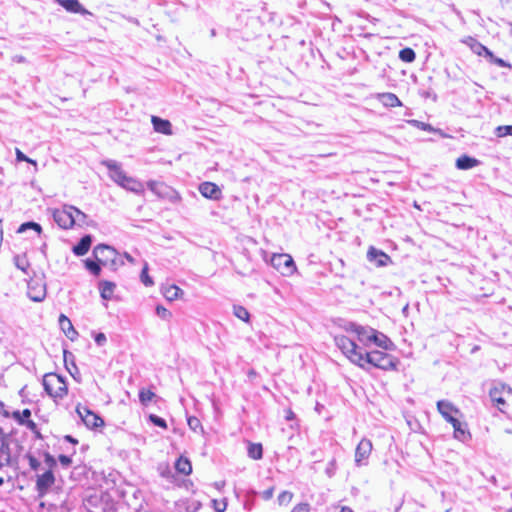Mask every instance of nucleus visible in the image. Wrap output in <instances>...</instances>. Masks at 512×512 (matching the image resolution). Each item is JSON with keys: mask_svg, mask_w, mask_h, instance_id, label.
<instances>
[{"mask_svg": "<svg viewBox=\"0 0 512 512\" xmlns=\"http://www.w3.org/2000/svg\"><path fill=\"white\" fill-rule=\"evenodd\" d=\"M54 483L55 476L53 471L47 470L42 474H38L36 479V490L39 496H44L45 494H47V492L54 485Z\"/></svg>", "mask_w": 512, "mask_h": 512, "instance_id": "9d476101", "label": "nucleus"}, {"mask_svg": "<svg viewBox=\"0 0 512 512\" xmlns=\"http://www.w3.org/2000/svg\"><path fill=\"white\" fill-rule=\"evenodd\" d=\"M248 456L254 460H260L263 457V447L260 443H249Z\"/></svg>", "mask_w": 512, "mask_h": 512, "instance_id": "a878e982", "label": "nucleus"}, {"mask_svg": "<svg viewBox=\"0 0 512 512\" xmlns=\"http://www.w3.org/2000/svg\"><path fill=\"white\" fill-rule=\"evenodd\" d=\"M274 494V487H269L265 491L262 492L261 496L264 500H270Z\"/></svg>", "mask_w": 512, "mask_h": 512, "instance_id": "603ef678", "label": "nucleus"}, {"mask_svg": "<svg viewBox=\"0 0 512 512\" xmlns=\"http://www.w3.org/2000/svg\"><path fill=\"white\" fill-rule=\"evenodd\" d=\"M310 506L307 503H300L296 505L291 512H309Z\"/></svg>", "mask_w": 512, "mask_h": 512, "instance_id": "09e8293b", "label": "nucleus"}, {"mask_svg": "<svg viewBox=\"0 0 512 512\" xmlns=\"http://www.w3.org/2000/svg\"><path fill=\"white\" fill-rule=\"evenodd\" d=\"M377 99L385 107L393 108V107L402 106V102L394 93H390V92L379 93V94H377Z\"/></svg>", "mask_w": 512, "mask_h": 512, "instance_id": "412c9836", "label": "nucleus"}, {"mask_svg": "<svg viewBox=\"0 0 512 512\" xmlns=\"http://www.w3.org/2000/svg\"><path fill=\"white\" fill-rule=\"evenodd\" d=\"M12 417L18 422V424L24 425L25 422L31 417V411L28 408L22 411L16 410L12 413Z\"/></svg>", "mask_w": 512, "mask_h": 512, "instance_id": "c756f323", "label": "nucleus"}, {"mask_svg": "<svg viewBox=\"0 0 512 512\" xmlns=\"http://www.w3.org/2000/svg\"><path fill=\"white\" fill-rule=\"evenodd\" d=\"M33 434H34L35 439H39V440L43 439V436H42L41 432L39 431V429H37L36 432H33Z\"/></svg>", "mask_w": 512, "mask_h": 512, "instance_id": "680f3d73", "label": "nucleus"}, {"mask_svg": "<svg viewBox=\"0 0 512 512\" xmlns=\"http://www.w3.org/2000/svg\"><path fill=\"white\" fill-rule=\"evenodd\" d=\"M479 164V160L468 155H462L456 160V167L459 170H468L476 167Z\"/></svg>", "mask_w": 512, "mask_h": 512, "instance_id": "5701e85b", "label": "nucleus"}, {"mask_svg": "<svg viewBox=\"0 0 512 512\" xmlns=\"http://www.w3.org/2000/svg\"><path fill=\"white\" fill-rule=\"evenodd\" d=\"M217 512H224L226 510V503H223V506H218L215 508Z\"/></svg>", "mask_w": 512, "mask_h": 512, "instance_id": "69168bd1", "label": "nucleus"}, {"mask_svg": "<svg viewBox=\"0 0 512 512\" xmlns=\"http://www.w3.org/2000/svg\"><path fill=\"white\" fill-rule=\"evenodd\" d=\"M118 255V252L112 246L106 244H98L93 249L94 258L101 263L102 266L107 265L111 257Z\"/></svg>", "mask_w": 512, "mask_h": 512, "instance_id": "1a4fd4ad", "label": "nucleus"}, {"mask_svg": "<svg viewBox=\"0 0 512 512\" xmlns=\"http://www.w3.org/2000/svg\"><path fill=\"white\" fill-rule=\"evenodd\" d=\"M437 409L443 418L451 425H455L454 422L458 423V419L454 416V414H458L459 409L456 408L450 401L439 400L437 402Z\"/></svg>", "mask_w": 512, "mask_h": 512, "instance_id": "f8f14e48", "label": "nucleus"}, {"mask_svg": "<svg viewBox=\"0 0 512 512\" xmlns=\"http://www.w3.org/2000/svg\"><path fill=\"white\" fill-rule=\"evenodd\" d=\"M455 425H452L453 428H454V432L457 431L458 429H461L462 428V423L458 420V423L454 422Z\"/></svg>", "mask_w": 512, "mask_h": 512, "instance_id": "e2e57ef3", "label": "nucleus"}, {"mask_svg": "<svg viewBox=\"0 0 512 512\" xmlns=\"http://www.w3.org/2000/svg\"><path fill=\"white\" fill-rule=\"evenodd\" d=\"M151 122L153 124V128L156 132L162 133L165 135H171L172 134V125L170 121L166 119H162L157 116H152Z\"/></svg>", "mask_w": 512, "mask_h": 512, "instance_id": "6ab92c4d", "label": "nucleus"}, {"mask_svg": "<svg viewBox=\"0 0 512 512\" xmlns=\"http://www.w3.org/2000/svg\"><path fill=\"white\" fill-rule=\"evenodd\" d=\"M182 293L183 291L176 285H170L169 287H166L163 291L164 297L169 301L177 299Z\"/></svg>", "mask_w": 512, "mask_h": 512, "instance_id": "bb28decb", "label": "nucleus"}, {"mask_svg": "<svg viewBox=\"0 0 512 512\" xmlns=\"http://www.w3.org/2000/svg\"><path fill=\"white\" fill-rule=\"evenodd\" d=\"M492 64H495V65H497L499 67H506V68H509V69L512 68L510 63H508L507 61H505L504 59L499 58V57H496L495 59H493V63Z\"/></svg>", "mask_w": 512, "mask_h": 512, "instance_id": "8fccbe9b", "label": "nucleus"}, {"mask_svg": "<svg viewBox=\"0 0 512 512\" xmlns=\"http://www.w3.org/2000/svg\"><path fill=\"white\" fill-rule=\"evenodd\" d=\"M199 192L207 199L219 200L222 197V191L218 185L212 182H203L199 185Z\"/></svg>", "mask_w": 512, "mask_h": 512, "instance_id": "2eb2a0df", "label": "nucleus"}, {"mask_svg": "<svg viewBox=\"0 0 512 512\" xmlns=\"http://www.w3.org/2000/svg\"><path fill=\"white\" fill-rule=\"evenodd\" d=\"M102 165L108 169L110 179L122 188L137 194L143 192L144 188L142 183L133 177L127 176L123 171L121 164L117 161L111 159L103 160Z\"/></svg>", "mask_w": 512, "mask_h": 512, "instance_id": "f03ea898", "label": "nucleus"}, {"mask_svg": "<svg viewBox=\"0 0 512 512\" xmlns=\"http://www.w3.org/2000/svg\"><path fill=\"white\" fill-rule=\"evenodd\" d=\"M25 458L28 460L29 466L33 471H37L40 468L39 460L32 453H26Z\"/></svg>", "mask_w": 512, "mask_h": 512, "instance_id": "58836bf2", "label": "nucleus"}, {"mask_svg": "<svg viewBox=\"0 0 512 512\" xmlns=\"http://www.w3.org/2000/svg\"><path fill=\"white\" fill-rule=\"evenodd\" d=\"M64 440L69 442V443H72L74 445H76L78 443V440L76 438H74L73 436H71V435H66L64 437Z\"/></svg>", "mask_w": 512, "mask_h": 512, "instance_id": "13d9d810", "label": "nucleus"}, {"mask_svg": "<svg viewBox=\"0 0 512 512\" xmlns=\"http://www.w3.org/2000/svg\"><path fill=\"white\" fill-rule=\"evenodd\" d=\"M155 394L148 389H141L139 391V400L143 405H146L148 402H150Z\"/></svg>", "mask_w": 512, "mask_h": 512, "instance_id": "e433bc0d", "label": "nucleus"}, {"mask_svg": "<svg viewBox=\"0 0 512 512\" xmlns=\"http://www.w3.org/2000/svg\"><path fill=\"white\" fill-rule=\"evenodd\" d=\"M371 344H374L384 350H390L394 347V344L389 337L374 328L373 333L371 334Z\"/></svg>", "mask_w": 512, "mask_h": 512, "instance_id": "f3484780", "label": "nucleus"}, {"mask_svg": "<svg viewBox=\"0 0 512 512\" xmlns=\"http://www.w3.org/2000/svg\"><path fill=\"white\" fill-rule=\"evenodd\" d=\"M271 265L283 276H290L296 270L293 258L288 254H274L271 258Z\"/></svg>", "mask_w": 512, "mask_h": 512, "instance_id": "20e7f679", "label": "nucleus"}, {"mask_svg": "<svg viewBox=\"0 0 512 512\" xmlns=\"http://www.w3.org/2000/svg\"><path fill=\"white\" fill-rule=\"evenodd\" d=\"M505 392H507L508 394H512V389L504 383L496 384L489 391V396H490L492 402H494L498 405V409L501 412H503L502 406H505V404H506V401L503 397V394Z\"/></svg>", "mask_w": 512, "mask_h": 512, "instance_id": "9b49d317", "label": "nucleus"}, {"mask_svg": "<svg viewBox=\"0 0 512 512\" xmlns=\"http://www.w3.org/2000/svg\"><path fill=\"white\" fill-rule=\"evenodd\" d=\"M28 229L34 230L38 235H40L42 233L41 225L36 223V222H34V221H29V222L22 223L19 226L17 232L18 233H23V232H25Z\"/></svg>", "mask_w": 512, "mask_h": 512, "instance_id": "2f4dec72", "label": "nucleus"}, {"mask_svg": "<svg viewBox=\"0 0 512 512\" xmlns=\"http://www.w3.org/2000/svg\"><path fill=\"white\" fill-rule=\"evenodd\" d=\"M24 425H25V426H26V427H27V428H28L32 433H33V432H36V430L38 429L37 424H36L34 421L30 420V419H28V420L25 422V424H24Z\"/></svg>", "mask_w": 512, "mask_h": 512, "instance_id": "864d4df0", "label": "nucleus"}, {"mask_svg": "<svg viewBox=\"0 0 512 512\" xmlns=\"http://www.w3.org/2000/svg\"><path fill=\"white\" fill-rule=\"evenodd\" d=\"M14 264H15V266L19 270H21L24 273L28 274L27 270H28L30 265H29V262H28V260L26 259L25 256L16 255L14 257Z\"/></svg>", "mask_w": 512, "mask_h": 512, "instance_id": "f704fd0d", "label": "nucleus"}, {"mask_svg": "<svg viewBox=\"0 0 512 512\" xmlns=\"http://www.w3.org/2000/svg\"><path fill=\"white\" fill-rule=\"evenodd\" d=\"M399 59L405 63H412L416 59V53L410 47L403 48L399 51Z\"/></svg>", "mask_w": 512, "mask_h": 512, "instance_id": "cd10ccee", "label": "nucleus"}, {"mask_svg": "<svg viewBox=\"0 0 512 512\" xmlns=\"http://www.w3.org/2000/svg\"><path fill=\"white\" fill-rule=\"evenodd\" d=\"M465 435H466V432L463 428L458 429L457 431L454 432V437L459 440L464 439Z\"/></svg>", "mask_w": 512, "mask_h": 512, "instance_id": "6e6d98bb", "label": "nucleus"}, {"mask_svg": "<svg viewBox=\"0 0 512 512\" xmlns=\"http://www.w3.org/2000/svg\"><path fill=\"white\" fill-rule=\"evenodd\" d=\"M293 494L289 491H283L278 495V503L280 505L288 504L292 500Z\"/></svg>", "mask_w": 512, "mask_h": 512, "instance_id": "79ce46f5", "label": "nucleus"}, {"mask_svg": "<svg viewBox=\"0 0 512 512\" xmlns=\"http://www.w3.org/2000/svg\"><path fill=\"white\" fill-rule=\"evenodd\" d=\"M16 159L17 161L19 162H29V163H33L34 165H36V161L28 158L21 150H19L18 148H16Z\"/></svg>", "mask_w": 512, "mask_h": 512, "instance_id": "a18cd8bd", "label": "nucleus"}, {"mask_svg": "<svg viewBox=\"0 0 512 512\" xmlns=\"http://www.w3.org/2000/svg\"><path fill=\"white\" fill-rule=\"evenodd\" d=\"M510 133L509 131V125H505V126H498L496 128V135L498 137H505V136H508Z\"/></svg>", "mask_w": 512, "mask_h": 512, "instance_id": "49530a36", "label": "nucleus"}, {"mask_svg": "<svg viewBox=\"0 0 512 512\" xmlns=\"http://www.w3.org/2000/svg\"><path fill=\"white\" fill-rule=\"evenodd\" d=\"M372 451V442L363 438L357 445L355 450V464L360 467L367 464V459L369 458Z\"/></svg>", "mask_w": 512, "mask_h": 512, "instance_id": "6e6552de", "label": "nucleus"}, {"mask_svg": "<svg viewBox=\"0 0 512 512\" xmlns=\"http://www.w3.org/2000/svg\"><path fill=\"white\" fill-rule=\"evenodd\" d=\"M72 205H64L62 209H57L53 213L54 221L57 225L63 229L72 228L75 225V219L73 218L72 211L70 208Z\"/></svg>", "mask_w": 512, "mask_h": 512, "instance_id": "423d86ee", "label": "nucleus"}, {"mask_svg": "<svg viewBox=\"0 0 512 512\" xmlns=\"http://www.w3.org/2000/svg\"><path fill=\"white\" fill-rule=\"evenodd\" d=\"M367 259L377 267H385L392 262L389 255L373 246H371L367 251Z\"/></svg>", "mask_w": 512, "mask_h": 512, "instance_id": "4468645a", "label": "nucleus"}, {"mask_svg": "<svg viewBox=\"0 0 512 512\" xmlns=\"http://www.w3.org/2000/svg\"><path fill=\"white\" fill-rule=\"evenodd\" d=\"M70 211H72L73 218L75 219V224L81 226L87 223L88 216L82 212L77 207L73 206L70 208Z\"/></svg>", "mask_w": 512, "mask_h": 512, "instance_id": "7c9ffc66", "label": "nucleus"}, {"mask_svg": "<svg viewBox=\"0 0 512 512\" xmlns=\"http://www.w3.org/2000/svg\"><path fill=\"white\" fill-rule=\"evenodd\" d=\"M59 326H60L61 330L64 332V334L66 335V337L69 338L70 340L73 341L78 336V332L73 327L72 322L64 314H61L59 316Z\"/></svg>", "mask_w": 512, "mask_h": 512, "instance_id": "a211bd4d", "label": "nucleus"}, {"mask_svg": "<svg viewBox=\"0 0 512 512\" xmlns=\"http://www.w3.org/2000/svg\"><path fill=\"white\" fill-rule=\"evenodd\" d=\"M233 314L242 321L248 322L250 318V314L248 310L241 305L233 306Z\"/></svg>", "mask_w": 512, "mask_h": 512, "instance_id": "473e14b6", "label": "nucleus"}, {"mask_svg": "<svg viewBox=\"0 0 512 512\" xmlns=\"http://www.w3.org/2000/svg\"><path fill=\"white\" fill-rule=\"evenodd\" d=\"M339 512H353V510L350 507L343 506Z\"/></svg>", "mask_w": 512, "mask_h": 512, "instance_id": "338daca9", "label": "nucleus"}, {"mask_svg": "<svg viewBox=\"0 0 512 512\" xmlns=\"http://www.w3.org/2000/svg\"><path fill=\"white\" fill-rule=\"evenodd\" d=\"M187 423L191 430L196 432L198 429H200L203 432L201 421L197 417L189 416L187 418Z\"/></svg>", "mask_w": 512, "mask_h": 512, "instance_id": "4c0bfd02", "label": "nucleus"}, {"mask_svg": "<svg viewBox=\"0 0 512 512\" xmlns=\"http://www.w3.org/2000/svg\"><path fill=\"white\" fill-rule=\"evenodd\" d=\"M123 255H124L125 259H126L129 263H131V264H135V262H136V261H135V259H134V258H133V257H132L128 252H124V254H123Z\"/></svg>", "mask_w": 512, "mask_h": 512, "instance_id": "052dcab7", "label": "nucleus"}, {"mask_svg": "<svg viewBox=\"0 0 512 512\" xmlns=\"http://www.w3.org/2000/svg\"><path fill=\"white\" fill-rule=\"evenodd\" d=\"M200 504L194 505L193 507L187 508L188 512H196V510L199 508Z\"/></svg>", "mask_w": 512, "mask_h": 512, "instance_id": "0e129e2a", "label": "nucleus"}, {"mask_svg": "<svg viewBox=\"0 0 512 512\" xmlns=\"http://www.w3.org/2000/svg\"><path fill=\"white\" fill-rule=\"evenodd\" d=\"M175 469L183 475H189L192 472V465L188 458L180 457L175 462Z\"/></svg>", "mask_w": 512, "mask_h": 512, "instance_id": "393cba45", "label": "nucleus"}, {"mask_svg": "<svg viewBox=\"0 0 512 512\" xmlns=\"http://www.w3.org/2000/svg\"><path fill=\"white\" fill-rule=\"evenodd\" d=\"M463 42L478 56H484L485 52H487L488 48L473 37H467Z\"/></svg>", "mask_w": 512, "mask_h": 512, "instance_id": "b1692460", "label": "nucleus"}, {"mask_svg": "<svg viewBox=\"0 0 512 512\" xmlns=\"http://www.w3.org/2000/svg\"><path fill=\"white\" fill-rule=\"evenodd\" d=\"M38 455L43 456L44 463L48 470L53 471V469L57 466L56 459L48 451L38 452Z\"/></svg>", "mask_w": 512, "mask_h": 512, "instance_id": "72a5a7b5", "label": "nucleus"}, {"mask_svg": "<svg viewBox=\"0 0 512 512\" xmlns=\"http://www.w3.org/2000/svg\"><path fill=\"white\" fill-rule=\"evenodd\" d=\"M61 7L67 12L80 14V15H91V13L83 7L78 0H55Z\"/></svg>", "mask_w": 512, "mask_h": 512, "instance_id": "dca6fc26", "label": "nucleus"}, {"mask_svg": "<svg viewBox=\"0 0 512 512\" xmlns=\"http://www.w3.org/2000/svg\"><path fill=\"white\" fill-rule=\"evenodd\" d=\"M42 384L47 394L53 398H63L68 392L64 377L56 373L44 375Z\"/></svg>", "mask_w": 512, "mask_h": 512, "instance_id": "7ed1b4c3", "label": "nucleus"}, {"mask_svg": "<svg viewBox=\"0 0 512 512\" xmlns=\"http://www.w3.org/2000/svg\"><path fill=\"white\" fill-rule=\"evenodd\" d=\"M85 268L94 276H99L101 273V263H99L96 259H86L84 261Z\"/></svg>", "mask_w": 512, "mask_h": 512, "instance_id": "c85d7f7f", "label": "nucleus"}, {"mask_svg": "<svg viewBox=\"0 0 512 512\" xmlns=\"http://www.w3.org/2000/svg\"><path fill=\"white\" fill-rule=\"evenodd\" d=\"M411 123H413L415 126L421 128L422 130H425V131L431 129L429 124H426V123H423V122H420L417 120H412Z\"/></svg>", "mask_w": 512, "mask_h": 512, "instance_id": "5fc2aeb1", "label": "nucleus"}, {"mask_svg": "<svg viewBox=\"0 0 512 512\" xmlns=\"http://www.w3.org/2000/svg\"><path fill=\"white\" fill-rule=\"evenodd\" d=\"M483 57H485L490 63H493V59L496 58L493 52L489 49H487V52H485Z\"/></svg>", "mask_w": 512, "mask_h": 512, "instance_id": "4d7b16f0", "label": "nucleus"}, {"mask_svg": "<svg viewBox=\"0 0 512 512\" xmlns=\"http://www.w3.org/2000/svg\"><path fill=\"white\" fill-rule=\"evenodd\" d=\"M76 411L87 428L95 429L104 426V420L85 406H77Z\"/></svg>", "mask_w": 512, "mask_h": 512, "instance_id": "39448f33", "label": "nucleus"}, {"mask_svg": "<svg viewBox=\"0 0 512 512\" xmlns=\"http://www.w3.org/2000/svg\"><path fill=\"white\" fill-rule=\"evenodd\" d=\"M94 341L98 346H103L107 341L106 335L102 332H99L95 334Z\"/></svg>", "mask_w": 512, "mask_h": 512, "instance_id": "de8ad7c7", "label": "nucleus"}, {"mask_svg": "<svg viewBox=\"0 0 512 512\" xmlns=\"http://www.w3.org/2000/svg\"><path fill=\"white\" fill-rule=\"evenodd\" d=\"M408 310H409V304H406L403 309H402V313L407 316L408 314Z\"/></svg>", "mask_w": 512, "mask_h": 512, "instance_id": "774afa93", "label": "nucleus"}, {"mask_svg": "<svg viewBox=\"0 0 512 512\" xmlns=\"http://www.w3.org/2000/svg\"><path fill=\"white\" fill-rule=\"evenodd\" d=\"M140 279H141V282L146 286V287H150L154 284V281L152 280V278L149 276L148 274V264L145 263L144 264V267L141 271V274H140Z\"/></svg>", "mask_w": 512, "mask_h": 512, "instance_id": "c9c22d12", "label": "nucleus"}, {"mask_svg": "<svg viewBox=\"0 0 512 512\" xmlns=\"http://www.w3.org/2000/svg\"><path fill=\"white\" fill-rule=\"evenodd\" d=\"M92 244V236L91 235H84L79 242L73 246L72 251L76 256H83L85 255Z\"/></svg>", "mask_w": 512, "mask_h": 512, "instance_id": "aec40b11", "label": "nucleus"}, {"mask_svg": "<svg viewBox=\"0 0 512 512\" xmlns=\"http://www.w3.org/2000/svg\"><path fill=\"white\" fill-rule=\"evenodd\" d=\"M336 470H337V464H336V459L333 458L331 459L328 464H327V467L325 469V473L326 475L331 478L335 475L336 473Z\"/></svg>", "mask_w": 512, "mask_h": 512, "instance_id": "37998d69", "label": "nucleus"}, {"mask_svg": "<svg viewBox=\"0 0 512 512\" xmlns=\"http://www.w3.org/2000/svg\"><path fill=\"white\" fill-rule=\"evenodd\" d=\"M285 418L286 420H293L295 418L294 412L291 409L287 410Z\"/></svg>", "mask_w": 512, "mask_h": 512, "instance_id": "bf43d9fd", "label": "nucleus"}, {"mask_svg": "<svg viewBox=\"0 0 512 512\" xmlns=\"http://www.w3.org/2000/svg\"><path fill=\"white\" fill-rule=\"evenodd\" d=\"M122 265H124V262L118 259V255H115V257H111V260H109L105 267H109L111 270L115 271L119 266Z\"/></svg>", "mask_w": 512, "mask_h": 512, "instance_id": "c03bdc74", "label": "nucleus"}, {"mask_svg": "<svg viewBox=\"0 0 512 512\" xmlns=\"http://www.w3.org/2000/svg\"><path fill=\"white\" fill-rule=\"evenodd\" d=\"M116 284L111 281L102 280L99 282L100 295L104 300H111L114 294Z\"/></svg>", "mask_w": 512, "mask_h": 512, "instance_id": "4be33fe9", "label": "nucleus"}, {"mask_svg": "<svg viewBox=\"0 0 512 512\" xmlns=\"http://www.w3.org/2000/svg\"><path fill=\"white\" fill-rule=\"evenodd\" d=\"M58 460H59V462L61 463V465H62V466H64V467H68V466H70V465H71V463H72V459H71V457H70V456H67V455H60V456L58 457Z\"/></svg>", "mask_w": 512, "mask_h": 512, "instance_id": "3c124183", "label": "nucleus"}, {"mask_svg": "<svg viewBox=\"0 0 512 512\" xmlns=\"http://www.w3.org/2000/svg\"><path fill=\"white\" fill-rule=\"evenodd\" d=\"M334 342L353 364L367 371L370 367L384 371H394L397 370L400 363L397 357L386 352L379 350H373L370 352L363 351L353 340L345 335L335 336Z\"/></svg>", "mask_w": 512, "mask_h": 512, "instance_id": "f257e3e1", "label": "nucleus"}, {"mask_svg": "<svg viewBox=\"0 0 512 512\" xmlns=\"http://www.w3.org/2000/svg\"><path fill=\"white\" fill-rule=\"evenodd\" d=\"M28 297L34 302H42L46 297V285L42 280L31 279L28 282Z\"/></svg>", "mask_w": 512, "mask_h": 512, "instance_id": "0eeeda50", "label": "nucleus"}, {"mask_svg": "<svg viewBox=\"0 0 512 512\" xmlns=\"http://www.w3.org/2000/svg\"><path fill=\"white\" fill-rule=\"evenodd\" d=\"M149 420L151 423H153L155 426H158V427H161V428H164L166 429L167 428V423L165 421V419L155 415V414H150L149 415Z\"/></svg>", "mask_w": 512, "mask_h": 512, "instance_id": "a19ab883", "label": "nucleus"}, {"mask_svg": "<svg viewBox=\"0 0 512 512\" xmlns=\"http://www.w3.org/2000/svg\"><path fill=\"white\" fill-rule=\"evenodd\" d=\"M347 330L356 333L359 342H361L364 346L371 345V334L373 333V328L368 326H361L356 323H350Z\"/></svg>", "mask_w": 512, "mask_h": 512, "instance_id": "ddd939ff", "label": "nucleus"}, {"mask_svg": "<svg viewBox=\"0 0 512 512\" xmlns=\"http://www.w3.org/2000/svg\"><path fill=\"white\" fill-rule=\"evenodd\" d=\"M156 314L164 320H169L172 317L171 312L162 305L156 306Z\"/></svg>", "mask_w": 512, "mask_h": 512, "instance_id": "ea45409f", "label": "nucleus"}]
</instances>
